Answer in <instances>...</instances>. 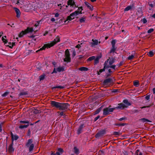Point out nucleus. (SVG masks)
I'll return each instance as SVG.
<instances>
[{
	"label": "nucleus",
	"instance_id": "1",
	"mask_svg": "<svg viewBox=\"0 0 155 155\" xmlns=\"http://www.w3.org/2000/svg\"><path fill=\"white\" fill-rule=\"evenodd\" d=\"M51 105L52 107L65 111L69 110L70 105L68 103H61L53 101H51Z\"/></svg>",
	"mask_w": 155,
	"mask_h": 155
},
{
	"label": "nucleus",
	"instance_id": "2",
	"mask_svg": "<svg viewBox=\"0 0 155 155\" xmlns=\"http://www.w3.org/2000/svg\"><path fill=\"white\" fill-rule=\"evenodd\" d=\"M60 41V38L58 36H57L54 40L49 44H45L44 46L39 50L37 51L36 52H38L40 51L45 50L46 48H49L51 47H52L55 45L57 43L59 42Z\"/></svg>",
	"mask_w": 155,
	"mask_h": 155
},
{
	"label": "nucleus",
	"instance_id": "3",
	"mask_svg": "<svg viewBox=\"0 0 155 155\" xmlns=\"http://www.w3.org/2000/svg\"><path fill=\"white\" fill-rule=\"evenodd\" d=\"M33 31V29L32 28L28 27L24 31H22L18 35V36L20 38L22 37L24 35L29 32H32Z\"/></svg>",
	"mask_w": 155,
	"mask_h": 155
},
{
	"label": "nucleus",
	"instance_id": "4",
	"mask_svg": "<svg viewBox=\"0 0 155 155\" xmlns=\"http://www.w3.org/2000/svg\"><path fill=\"white\" fill-rule=\"evenodd\" d=\"M70 54L69 51L67 49L65 51L64 56L65 58H64V61L67 63L70 62L71 61V58L70 57Z\"/></svg>",
	"mask_w": 155,
	"mask_h": 155
},
{
	"label": "nucleus",
	"instance_id": "5",
	"mask_svg": "<svg viewBox=\"0 0 155 155\" xmlns=\"http://www.w3.org/2000/svg\"><path fill=\"white\" fill-rule=\"evenodd\" d=\"M115 110V108L109 107H106L104 108L103 109V114L104 115H107L109 114H110L111 112H113Z\"/></svg>",
	"mask_w": 155,
	"mask_h": 155
},
{
	"label": "nucleus",
	"instance_id": "6",
	"mask_svg": "<svg viewBox=\"0 0 155 155\" xmlns=\"http://www.w3.org/2000/svg\"><path fill=\"white\" fill-rule=\"evenodd\" d=\"M106 134L105 129H102L99 131L95 135V137L96 138L103 136L104 134Z\"/></svg>",
	"mask_w": 155,
	"mask_h": 155
},
{
	"label": "nucleus",
	"instance_id": "7",
	"mask_svg": "<svg viewBox=\"0 0 155 155\" xmlns=\"http://www.w3.org/2000/svg\"><path fill=\"white\" fill-rule=\"evenodd\" d=\"M135 8V7L134 4H132L131 5H128L124 9V12L128 11L129 10H131L132 9H134Z\"/></svg>",
	"mask_w": 155,
	"mask_h": 155
},
{
	"label": "nucleus",
	"instance_id": "8",
	"mask_svg": "<svg viewBox=\"0 0 155 155\" xmlns=\"http://www.w3.org/2000/svg\"><path fill=\"white\" fill-rule=\"evenodd\" d=\"M118 106L114 107L115 110L116 109H119L122 110L124 109L125 107L127 108V107L125 104L121 103L118 104Z\"/></svg>",
	"mask_w": 155,
	"mask_h": 155
},
{
	"label": "nucleus",
	"instance_id": "9",
	"mask_svg": "<svg viewBox=\"0 0 155 155\" xmlns=\"http://www.w3.org/2000/svg\"><path fill=\"white\" fill-rule=\"evenodd\" d=\"M113 82V80L111 78H108L104 80L103 82V84L104 85H107L109 83H111Z\"/></svg>",
	"mask_w": 155,
	"mask_h": 155
},
{
	"label": "nucleus",
	"instance_id": "10",
	"mask_svg": "<svg viewBox=\"0 0 155 155\" xmlns=\"http://www.w3.org/2000/svg\"><path fill=\"white\" fill-rule=\"evenodd\" d=\"M84 127V124H82L79 126L77 130V133L79 135L82 132V129Z\"/></svg>",
	"mask_w": 155,
	"mask_h": 155
},
{
	"label": "nucleus",
	"instance_id": "11",
	"mask_svg": "<svg viewBox=\"0 0 155 155\" xmlns=\"http://www.w3.org/2000/svg\"><path fill=\"white\" fill-rule=\"evenodd\" d=\"M11 136L12 137V143H13L14 140H17L18 138L19 137L17 135H13L12 132L11 133Z\"/></svg>",
	"mask_w": 155,
	"mask_h": 155
},
{
	"label": "nucleus",
	"instance_id": "12",
	"mask_svg": "<svg viewBox=\"0 0 155 155\" xmlns=\"http://www.w3.org/2000/svg\"><path fill=\"white\" fill-rule=\"evenodd\" d=\"M67 5L68 6L70 5L71 7H73L74 5H75V2L74 0H68Z\"/></svg>",
	"mask_w": 155,
	"mask_h": 155
},
{
	"label": "nucleus",
	"instance_id": "13",
	"mask_svg": "<svg viewBox=\"0 0 155 155\" xmlns=\"http://www.w3.org/2000/svg\"><path fill=\"white\" fill-rule=\"evenodd\" d=\"M14 9L16 14V17L18 18L20 17L21 15V12L19 9L17 8H14Z\"/></svg>",
	"mask_w": 155,
	"mask_h": 155
},
{
	"label": "nucleus",
	"instance_id": "14",
	"mask_svg": "<svg viewBox=\"0 0 155 155\" xmlns=\"http://www.w3.org/2000/svg\"><path fill=\"white\" fill-rule=\"evenodd\" d=\"M13 143H12L9 145L8 147V150L9 152H13L14 151V149L13 147Z\"/></svg>",
	"mask_w": 155,
	"mask_h": 155
},
{
	"label": "nucleus",
	"instance_id": "15",
	"mask_svg": "<svg viewBox=\"0 0 155 155\" xmlns=\"http://www.w3.org/2000/svg\"><path fill=\"white\" fill-rule=\"evenodd\" d=\"M109 59H110V58H109L108 59H107L106 61H105L104 65V67H105L106 69H107L109 68H110V65L109 64L108 65V63L109 62Z\"/></svg>",
	"mask_w": 155,
	"mask_h": 155
},
{
	"label": "nucleus",
	"instance_id": "16",
	"mask_svg": "<svg viewBox=\"0 0 155 155\" xmlns=\"http://www.w3.org/2000/svg\"><path fill=\"white\" fill-rule=\"evenodd\" d=\"M84 4L85 5L87 6V7L90 9L92 11L93 9V7L88 2H84Z\"/></svg>",
	"mask_w": 155,
	"mask_h": 155
},
{
	"label": "nucleus",
	"instance_id": "17",
	"mask_svg": "<svg viewBox=\"0 0 155 155\" xmlns=\"http://www.w3.org/2000/svg\"><path fill=\"white\" fill-rule=\"evenodd\" d=\"M56 70L57 72H59L63 71L64 70V67L63 66L59 67L56 68Z\"/></svg>",
	"mask_w": 155,
	"mask_h": 155
},
{
	"label": "nucleus",
	"instance_id": "18",
	"mask_svg": "<svg viewBox=\"0 0 155 155\" xmlns=\"http://www.w3.org/2000/svg\"><path fill=\"white\" fill-rule=\"evenodd\" d=\"M101 57L97 56L96 58L94 59V64H96L99 62V60L101 58Z\"/></svg>",
	"mask_w": 155,
	"mask_h": 155
},
{
	"label": "nucleus",
	"instance_id": "19",
	"mask_svg": "<svg viewBox=\"0 0 155 155\" xmlns=\"http://www.w3.org/2000/svg\"><path fill=\"white\" fill-rule=\"evenodd\" d=\"M28 94V93L27 91H21V92L19 94L20 96H25Z\"/></svg>",
	"mask_w": 155,
	"mask_h": 155
},
{
	"label": "nucleus",
	"instance_id": "20",
	"mask_svg": "<svg viewBox=\"0 0 155 155\" xmlns=\"http://www.w3.org/2000/svg\"><path fill=\"white\" fill-rule=\"evenodd\" d=\"M102 107H103V106H102L100 108L97 109L96 110L95 112H94L93 115H95L96 114H98L101 111V110L102 108Z\"/></svg>",
	"mask_w": 155,
	"mask_h": 155
},
{
	"label": "nucleus",
	"instance_id": "21",
	"mask_svg": "<svg viewBox=\"0 0 155 155\" xmlns=\"http://www.w3.org/2000/svg\"><path fill=\"white\" fill-rule=\"evenodd\" d=\"M33 141L32 139H29L28 140L27 142L26 143V145L27 147H29L31 143H32Z\"/></svg>",
	"mask_w": 155,
	"mask_h": 155
},
{
	"label": "nucleus",
	"instance_id": "22",
	"mask_svg": "<svg viewBox=\"0 0 155 155\" xmlns=\"http://www.w3.org/2000/svg\"><path fill=\"white\" fill-rule=\"evenodd\" d=\"M140 121H142V122L144 123L145 122H151V121L149 120L148 119L145 118H142L139 119Z\"/></svg>",
	"mask_w": 155,
	"mask_h": 155
},
{
	"label": "nucleus",
	"instance_id": "23",
	"mask_svg": "<svg viewBox=\"0 0 155 155\" xmlns=\"http://www.w3.org/2000/svg\"><path fill=\"white\" fill-rule=\"evenodd\" d=\"M92 42H91V44L92 45H97L98 43V41L97 40L93 39L92 40Z\"/></svg>",
	"mask_w": 155,
	"mask_h": 155
},
{
	"label": "nucleus",
	"instance_id": "24",
	"mask_svg": "<svg viewBox=\"0 0 155 155\" xmlns=\"http://www.w3.org/2000/svg\"><path fill=\"white\" fill-rule=\"evenodd\" d=\"M117 49V47L115 46H112L110 50V53H114Z\"/></svg>",
	"mask_w": 155,
	"mask_h": 155
},
{
	"label": "nucleus",
	"instance_id": "25",
	"mask_svg": "<svg viewBox=\"0 0 155 155\" xmlns=\"http://www.w3.org/2000/svg\"><path fill=\"white\" fill-rule=\"evenodd\" d=\"M74 152L75 154L78 155L79 153V150L76 147H75L74 148Z\"/></svg>",
	"mask_w": 155,
	"mask_h": 155
},
{
	"label": "nucleus",
	"instance_id": "26",
	"mask_svg": "<svg viewBox=\"0 0 155 155\" xmlns=\"http://www.w3.org/2000/svg\"><path fill=\"white\" fill-rule=\"evenodd\" d=\"M79 70L81 71H87L88 70V69L86 67H81L79 68Z\"/></svg>",
	"mask_w": 155,
	"mask_h": 155
},
{
	"label": "nucleus",
	"instance_id": "27",
	"mask_svg": "<svg viewBox=\"0 0 155 155\" xmlns=\"http://www.w3.org/2000/svg\"><path fill=\"white\" fill-rule=\"evenodd\" d=\"M109 64L110 65H112L114 64V59L113 58H112L111 59H109Z\"/></svg>",
	"mask_w": 155,
	"mask_h": 155
},
{
	"label": "nucleus",
	"instance_id": "28",
	"mask_svg": "<svg viewBox=\"0 0 155 155\" xmlns=\"http://www.w3.org/2000/svg\"><path fill=\"white\" fill-rule=\"evenodd\" d=\"M123 102L126 104L127 106H129L131 105V104L129 102L128 100L127 99H125L123 101Z\"/></svg>",
	"mask_w": 155,
	"mask_h": 155
},
{
	"label": "nucleus",
	"instance_id": "29",
	"mask_svg": "<svg viewBox=\"0 0 155 155\" xmlns=\"http://www.w3.org/2000/svg\"><path fill=\"white\" fill-rule=\"evenodd\" d=\"M29 124H27V125H20L19 128L20 129H23L24 128H26L29 126Z\"/></svg>",
	"mask_w": 155,
	"mask_h": 155
},
{
	"label": "nucleus",
	"instance_id": "30",
	"mask_svg": "<svg viewBox=\"0 0 155 155\" xmlns=\"http://www.w3.org/2000/svg\"><path fill=\"white\" fill-rule=\"evenodd\" d=\"M134 85L136 87H138L139 86V83L138 81H134Z\"/></svg>",
	"mask_w": 155,
	"mask_h": 155
},
{
	"label": "nucleus",
	"instance_id": "31",
	"mask_svg": "<svg viewBox=\"0 0 155 155\" xmlns=\"http://www.w3.org/2000/svg\"><path fill=\"white\" fill-rule=\"evenodd\" d=\"M75 15L76 16L79 14H81V11H79L78 10H77L73 12Z\"/></svg>",
	"mask_w": 155,
	"mask_h": 155
},
{
	"label": "nucleus",
	"instance_id": "32",
	"mask_svg": "<svg viewBox=\"0 0 155 155\" xmlns=\"http://www.w3.org/2000/svg\"><path fill=\"white\" fill-rule=\"evenodd\" d=\"M45 74H43L39 77V79L40 81H43L45 78Z\"/></svg>",
	"mask_w": 155,
	"mask_h": 155
},
{
	"label": "nucleus",
	"instance_id": "33",
	"mask_svg": "<svg viewBox=\"0 0 155 155\" xmlns=\"http://www.w3.org/2000/svg\"><path fill=\"white\" fill-rule=\"evenodd\" d=\"M64 88V86H55L53 87L52 89H55V88H59L60 89H63Z\"/></svg>",
	"mask_w": 155,
	"mask_h": 155
},
{
	"label": "nucleus",
	"instance_id": "34",
	"mask_svg": "<svg viewBox=\"0 0 155 155\" xmlns=\"http://www.w3.org/2000/svg\"><path fill=\"white\" fill-rule=\"evenodd\" d=\"M147 54L148 56L151 57L154 55V52L153 51H150Z\"/></svg>",
	"mask_w": 155,
	"mask_h": 155
},
{
	"label": "nucleus",
	"instance_id": "35",
	"mask_svg": "<svg viewBox=\"0 0 155 155\" xmlns=\"http://www.w3.org/2000/svg\"><path fill=\"white\" fill-rule=\"evenodd\" d=\"M74 18L73 17V18H72L69 15L67 17V20L64 21V22L66 23V22L68 20L71 21Z\"/></svg>",
	"mask_w": 155,
	"mask_h": 155
},
{
	"label": "nucleus",
	"instance_id": "36",
	"mask_svg": "<svg viewBox=\"0 0 155 155\" xmlns=\"http://www.w3.org/2000/svg\"><path fill=\"white\" fill-rule=\"evenodd\" d=\"M29 146V151H31L33 150L34 147V144H31Z\"/></svg>",
	"mask_w": 155,
	"mask_h": 155
},
{
	"label": "nucleus",
	"instance_id": "37",
	"mask_svg": "<svg viewBox=\"0 0 155 155\" xmlns=\"http://www.w3.org/2000/svg\"><path fill=\"white\" fill-rule=\"evenodd\" d=\"M116 43V40L115 39L113 40L111 42L112 46H115V45Z\"/></svg>",
	"mask_w": 155,
	"mask_h": 155
},
{
	"label": "nucleus",
	"instance_id": "38",
	"mask_svg": "<svg viewBox=\"0 0 155 155\" xmlns=\"http://www.w3.org/2000/svg\"><path fill=\"white\" fill-rule=\"evenodd\" d=\"M135 153L137 155H142V153L140 152V150L139 149L136 150Z\"/></svg>",
	"mask_w": 155,
	"mask_h": 155
},
{
	"label": "nucleus",
	"instance_id": "39",
	"mask_svg": "<svg viewBox=\"0 0 155 155\" xmlns=\"http://www.w3.org/2000/svg\"><path fill=\"white\" fill-rule=\"evenodd\" d=\"M57 113L58 114H59V115L61 116H65V114L64 113V111H62L61 112L60 111H58L57 112Z\"/></svg>",
	"mask_w": 155,
	"mask_h": 155
},
{
	"label": "nucleus",
	"instance_id": "40",
	"mask_svg": "<svg viewBox=\"0 0 155 155\" xmlns=\"http://www.w3.org/2000/svg\"><path fill=\"white\" fill-rule=\"evenodd\" d=\"M95 56H91V57H90L87 60L88 61H92V60L94 59L95 58Z\"/></svg>",
	"mask_w": 155,
	"mask_h": 155
},
{
	"label": "nucleus",
	"instance_id": "41",
	"mask_svg": "<svg viewBox=\"0 0 155 155\" xmlns=\"http://www.w3.org/2000/svg\"><path fill=\"white\" fill-rule=\"evenodd\" d=\"M37 7L39 8H42L43 7V3L41 2H39L37 5Z\"/></svg>",
	"mask_w": 155,
	"mask_h": 155
},
{
	"label": "nucleus",
	"instance_id": "42",
	"mask_svg": "<svg viewBox=\"0 0 155 155\" xmlns=\"http://www.w3.org/2000/svg\"><path fill=\"white\" fill-rule=\"evenodd\" d=\"M134 57V55L132 54L131 55H130L128 57H127V59L128 60H131Z\"/></svg>",
	"mask_w": 155,
	"mask_h": 155
},
{
	"label": "nucleus",
	"instance_id": "43",
	"mask_svg": "<svg viewBox=\"0 0 155 155\" xmlns=\"http://www.w3.org/2000/svg\"><path fill=\"white\" fill-rule=\"evenodd\" d=\"M9 93V92H5L2 94V96L3 97H5Z\"/></svg>",
	"mask_w": 155,
	"mask_h": 155
},
{
	"label": "nucleus",
	"instance_id": "44",
	"mask_svg": "<svg viewBox=\"0 0 155 155\" xmlns=\"http://www.w3.org/2000/svg\"><path fill=\"white\" fill-rule=\"evenodd\" d=\"M20 123H21L23 124H29V121L28 120H26V121H22L21 120L20 121Z\"/></svg>",
	"mask_w": 155,
	"mask_h": 155
},
{
	"label": "nucleus",
	"instance_id": "45",
	"mask_svg": "<svg viewBox=\"0 0 155 155\" xmlns=\"http://www.w3.org/2000/svg\"><path fill=\"white\" fill-rule=\"evenodd\" d=\"M42 20H41L40 21H38L37 22V23L35 24V26L36 27H38L39 26V24L41 22H42Z\"/></svg>",
	"mask_w": 155,
	"mask_h": 155
},
{
	"label": "nucleus",
	"instance_id": "46",
	"mask_svg": "<svg viewBox=\"0 0 155 155\" xmlns=\"http://www.w3.org/2000/svg\"><path fill=\"white\" fill-rule=\"evenodd\" d=\"M85 21V19L83 17L79 19V21L80 23H83Z\"/></svg>",
	"mask_w": 155,
	"mask_h": 155
},
{
	"label": "nucleus",
	"instance_id": "47",
	"mask_svg": "<svg viewBox=\"0 0 155 155\" xmlns=\"http://www.w3.org/2000/svg\"><path fill=\"white\" fill-rule=\"evenodd\" d=\"M72 57L73 58H74L76 55V52L75 51V50L74 49L72 51Z\"/></svg>",
	"mask_w": 155,
	"mask_h": 155
},
{
	"label": "nucleus",
	"instance_id": "48",
	"mask_svg": "<svg viewBox=\"0 0 155 155\" xmlns=\"http://www.w3.org/2000/svg\"><path fill=\"white\" fill-rule=\"evenodd\" d=\"M124 63V61H121L119 64H116L117 66H118V67H119L120 66H122Z\"/></svg>",
	"mask_w": 155,
	"mask_h": 155
},
{
	"label": "nucleus",
	"instance_id": "49",
	"mask_svg": "<svg viewBox=\"0 0 155 155\" xmlns=\"http://www.w3.org/2000/svg\"><path fill=\"white\" fill-rule=\"evenodd\" d=\"M58 152H59L60 153H63L64 152L62 148H58Z\"/></svg>",
	"mask_w": 155,
	"mask_h": 155
},
{
	"label": "nucleus",
	"instance_id": "50",
	"mask_svg": "<svg viewBox=\"0 0 155 155\" xmlns=\"http://www.w3.org/2000/svg\"><path fill=\"white\" fill-rule=\"evenodd\" d=\"M125 124L124 123H122V124H115V125L116 126H124L125 125Z\"/></svg>",
	"mask_w": 155,
	"mask_h": 155
},
{
	"label": "nucleus",
	"instance_id": "51",
	"mask_svg": "<svg viewBox=\"0 0 155 155\" xmlns=\"http://www.w3.org/2000/svg\"><path fill=\"white\" fill-rule=\"evenodd\" d=\"M111 74L109 73H106L105 75V78H107L109 77H110Z\"/></svg>",
	"mask_w": 155,
	"mask_h": 155
},
{
	"label": "nucleus",
	"instance_id": "52",
	"mask_svg": "<svg viewBox=\"0 0 155 155\" xmlns=\"http://www.w3.org/2000/svg\"><path fill=\"white\" fill-rule=\"evenodd\" d=\"M153 31L154 29L153 28H150L147 31V33H150Z\"/></svg>",
	"mask_w": 155,
	"mask_h": 155
},
{
	"label": "nucleus",
	"instance_id": "53",
	"mask_svg": "<svg viewBox=\"0 0 155 155\" xmlns=\"http://www.w3.org/2000/svg\"><path fill=\"white\" fill-rule=\"evenodd\" d=\"M113 134L116 136H119L120 135L119 132L116 131L114 132Z\"/></svg>",
	"mask_w": 155,
	"mask_h": 155
},
{
	"label": "nucleus",
	"instance_id": "54",
	"mask_svg": "<svg viewBox=\"0 0 155 155\" xmlns=\"http://www.w3.org/2000/svg\"><path fill=\"white\" fill-rule=\"evenodd\" d=\"M137 12H139V13L140 14V16H139V17H141L143 15L142 14V11L141 10H140V11L137 10Z\"/></svg>",
	"mask_w": 155,
	"mask_h": 155
},
{
	"label": "nucleus",
	"instance_id": "55",
	"mask_svg": "<svg viewBox=\"0 0 155 155\" xmlns=\"http://www.w3.org/2000/svg\"><path fill=\"white\" fill-rule=\"evenodd\" d=\"M2 40L3 41V42L4 43H6L7 42H8L7 41V39H5L4 38V37H2Z\"/></svg>",
	"mask_w": 155,
	"mask_h": 155
},
{
	"label": "nucleus",
	"instance_id": "56",
	"mask_svg": "<svg viewBox=\"0 0 155 155\" xmlns=\"http://www.w3.org/2000/svg\"><path fill=\"white\" fill-rule=\"evenodd\" d=\"M15 45V42H12V45L9 46V47L11 48H12Z\"/></svg>",
	"mask_w": 155,
	"mask_h": 155
},
{
	"label": "nucleus",
	"instance_id": "57",
	"mask_svg": "<svg viewBox=\"0 0 155 155\" xmlns=\"http://www.w3.org/2000/svg\"><path fill=\"white\" fill-rule=\"evenodd\" d=\"M116 66H117L116 65H110V68H112L114 70H115V67H116Z\"/></svg>",
	"mask_w": 155,
	"mask_h": 155
},
{
	"label": "nucleus",
	"instance_id": "58",
	"mask_svg": "<svg viewBox=\"0 0 155 155\" xmlns=\"http://www.w3.org/2000/svg\"><path fill=\"white\" fill-rule=\"evenodd\" d=\"M57 72V71L56 70L55 68H54L53 71L51 72V74H53V73H56Z\"/></svg>",
	"mask_w": 155,
	"mask_h": 155
},
{
	"label": "nucleus",
	"instance_id": "59",
	"mask_svg": "<svg viewBox=\"0 0 155 155\" xmlns=\"http://www.w3.org/2000/svg\"><path fill=\"white\" fill-rule=\"evenodd\" d=\"M100 117V116L99 115L97 117H95L94 120V121L95 122Z\"/></svg>",
	"mask_w": 155,
	"mask_h": 155
},
{
	"label": "nucleus",
	"instance_id": "60",
	"mask_svg": "<svg viewBox=\"0 0 155 155\" xmlns=\"http://www.w3.org/2000/svg\"><path fill=\"white\" fill-rule=\"evenodd\" d=\"M103 71L102 69H100L98 71H97V74L98 75H100L101 74V73Z\"/></svg>",
	"mask_w": 155,
	"mask_h": 155
},
{
	"label": "nucleus",
	"instance_id": "61",
	"mask_svg": "<svg viewBox=\"0 0 155 155\" xmlns=\"http://www.w3.org/2000/svg\"><path fill=\"white\" fill-rule=\"evenodd\" d=\"M99 153H101V154L104 155V151L103 150H100Z\"/></svg>",
	"mask_w": 155,
	"mask_h": 155
},
{
	"label": "nucleus",
	"instance_id": "62",
	"mask_svg": "<svg viewBox=\"0 0 155 155\" xmlns=\"http://www.w3.org/2000/svg\"><path fill=\"white\" fill-rule=\"evenodd\" d=\"M126 117H121L119 119V120L120 121H122L123 120H125V119H126Z\"/></svg>",
	"mask_w": 155,
	"mask_h": 155
},
{
	"label": "nucleus",
	"instance_id": "63",
	"mask_svg": "<svg viewBox=\"0 0 155 155\" xmlns=\"http://www.w3.org/2000/svg\"><path fill=\"white\" fill-rule=\"evenodd\" d=\"M148 4L149 6L151 8H153V7L154 3H149Z\"/></svg>",
	"mask_w": 155,
	"mask_h": 155
},
{
	"label": "nucleus",
	"instance_id": "64",
	"mask_svg": "<svg viewBox=\"0 0 155 155\" xmlns=\"http://www.w3.org/2000/svg\"><path fill=\"white\" fill-rule=\"evenodd\" d=\"M123 153L124 155H128V153L127 151L124 150V151L123 152Z\"/></svg>",
	"mask_w": 155,
	"mask_h": 155
}]
</instances>
